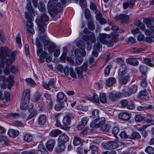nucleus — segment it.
Listing matches in <instances>:
<instances>
[{"label":"nucleus","mask_w":154,"mask_h":154,"mask_svg":"<svg viewBox=\"0 0 154 154\" xmlns=\"http://www.w3.org/2000/svg\"><path fill=\"white\" fill-rule=\"evenodd\" d=\"M38 27V35L40 40L43 42L44 48L45 50H48V52L52 53L56 49V45L51 42L44 34L45 31V27L46 24L43 22H40L39 19L36 21Z\"/></svg>","instance_id":"f257e3e1"},{"label":"nucleus","mask_w":154,"mask_h":154,"mask_svg":"<svg viewBox=\"0 0 154 154\" xmlns=\"http://www.w3.org/2000/svg\"><path fill=\"white\" fill-rule=\"evenodd\" d=\"M74 118V115L72 113L66 115L63 118L62 128L66 131H69L70 128V126Z\"/></svg>","instance_id":"f03ea898"},{"label":"nucleus","mask_w":154,"mask_h":154,"mask_svg":"<svg viewBox=\"0 0 154 154\" xmlns=\"http://www.w3.org/2000/svg\"><path fill=\"white\" fill-rule=\"evenodd\" d=\"M16 54V52L14 51L11 54V58H8L6 59L5 61L4 62V64L3 66H0L1 67H5V65H6L5 68L4 70V73L5 75H8L10 73L11 71L10 66L15 60Z\"/></svg>","instance_id":"7ed1b4c3"},{"label":"nucleus","mask_w":154,"mask_h":154,"mask_svg":"<svg viewBox=\"0 0 154 154\" xmlns=\"http://www.w3.org/2000/svg\"><path fill=\"white\" fill-rule=\"evenodd\" d=\"M0 66H3L4 64V60L7 57L11 56L13 52L11 53V51L8 47L5 46L2 47L0 49Z\"/></svg>","instance_id":"20e7f679"},{"label":"nucleus","mask_w":154,"mask_h":154,"mask_svg":"<svg viewBox=\"0 0 154 154\" xmlns=\"http://www.w3.org/2000/svg\"><path fill=\"white\" fill-rule=\"evenodd\" d=\"M36 43L38 48L37 54V55L39 56V61L41 63H43L45 61V59L47 55V53L46 51H43L42 48V45L37 38Z\"/></svg>","instance_id":"39448f33"},{"label":"nucleus","mask_w":154,"mask_h":154,"mask_svg":"<svg viewBox=\"0 0 154 154\" xmlns=\"http://www.w3.org/2000/svg\"><path fill=\"white\" fill-rule=\"evenodd\" d=\"M42 95L39 93H36L33 98V101L35 103L36 108L40 111L43 110L44 103Z\"/></svg>","instance_id":"423d86ee"},{"label":"nucleus","mask_w":154,"mask_h":154,"mask_svg":"<svg viewBox=\"0 0 154 154\" xmlns=\"http://www.w3.org/2000/svg\"><path fill=\"white\" fill-rule=\"evenodd\" d=\"M153 20V18H146L143 19V22L147 26L151 29V31L146 29L145 31V34L146 35H149L152 37L154 36V26L152 25V21Z\"/></svg>","instance_id":"0eeeda50"},{"label":"nucleus","mask_w":154,"mask_h":154,"mask_svg":"<svg viewBox=\"0 0 154 154\" xmlns=\"http://www.w3.org/2000/svg\"><path fill=\"white\" fill-rule=\"evenodd\" d=\"M83 40L87 42L86 44L87 45V49L88 51H90L92 45L89 42L90 41L92 43H94L96 41V38L94 33H92L89 35H84L83 37Z\"/></svg>","instance_id":"6e6552de"},{"label":"nucleus","mask_w":154,"mask_h":154,"mask_svg":"<svg viewBox=\"0 0 154 154\" xmlns=\"http://www.w3.org/2000/svg\"><path fill=\"white\" fill-rule=\"evenodd\" d=\"M25 15L26 19L28 20L27 23V31L30 33L34 34V31L33 29V24L32 22L33 19V17L32 15L29 14L27 12L25 13Z\"/></svg>","instance_id":"1a4fd4ad"},{"label":"nucleus","mask_w":154,"mask_h":154,"mask_svg":"<svg viewBox=\"0 0 154 154\" xmlns=\"http://www.w3.org/2000/svg\"><path fill=\"white\" fill-rule=\"evenodd\" d=\"M88 63L87 62L84 63L81 67H77L75 69V71L78 75V77L81 78L82 77L83 72H86L88 70Z\"/></svg>","instance_id":"9d476101"},{"label":"nucleus","mask_w":154,"mask_h":154,"mask_svg":"<svg viewBox=\"0 0 154 154\" xmlns=\"http://www.w3.org/2000/svg\"><path fill=\"white\" fill-rule=\"evenodd\" d=\"M42 85L45 89L50 90L51 88H56V82L54 78H51L50 79L48 83L43 82Z\"/></svg>","instance_id":"9b49d317"},{"label":"nucleus","mask_w":154,"mask_h":154,"mask_svg":"<svg viewBox=\"0 0 154 154\" xmlns=\"http://www.w3.org/2000/svg\"><path fill=\"white\" fill-rule=\"evenodd\" d=\"M129 18V16L124 14H122L115 17V20L119 21L122 23H126Z\"/></svg>","instance_id":"f8f14e48"},{"label":"nucleus","mask_w":154,"mask_h":154,"mask_svg":"<svg viewBox=\"0 0 154 154\" xmlns=\"http://www.w3.org/2000/svg\"><path fill=\"white\" fill-rule=\"evenodd\" d=\"M63 72L66 75H68L69 73L72 77L74 78H76V74L72 68L70 67L69 69L67 66H66L63 68Z\"/></svg>","instance_id":"ddd939ff"},{"label":"nucleus","mask_w":154,"mask_h":154,"mask_svg":"<svg viewBox=\"0 0 154 154\" xmlns=\"http://www.w3.org/2000/svg\"><path fill=\"white\" fill-rule=\"evenodd\" d=\"M118 146V143L116 142L108 141L104 144L103 147L105 149H110L116 148Z\"/></svg>","instance_id":"4468645a"},{"label":"nucleus","mask_w":154,"mask_h":154,"mask_svg":"<svg viewBox=\"0 0 154 154\" xmlns=\"http://www.w3.org/2000/svg\"><path fill=\"white\" fill-rule=\"evenodd\" d=\"M104 123L103 120L101 119H94L90 124V126L92 128H98L100 126L101 124Z\"/></svg>","instance_id":"2eb2a0df"},{"label":"nucleus","mask_w":154,"mask_h":154,"mask_svg":"<svg viewBox=\"0 0 154 154\" xmlns=\"http://www.w3.org/2000/svg\"><path fill=\"white\" fill-rule=\"evenodd\" d=\"M30 93V91L29 89L25 90L22 95L21 100L29 102Z\"/></svg>","instance_id":"dca6fc26"},{"label":"nucleus","mask_w":154,"mask_h":154,"mask_svg":"<svg viewBox=\"0 0 154 154\" xmlns=\"http://www.w3.org/2000/svg\"><path fill=\"white\" fill-rule=\"evenodd\" d=\"M110 35L105 33H100L99 35V38L100 41L103 44L107 42V39L110 38Z\"/></svg>","instance_id":"f3484780"},{"label":"nucleus","mask_w":154,"mask_h":154,"mask_svg":"<svg viewBox=\"0 0 154 154\" xmlns=\"http://www.w3.org/2000/svg\"><path fill=\"white\" fill-rule=\"evenodd\" d=\"M57 101L60 103H64L66 102L67 97L63 93L59 92L57 95Z\"/></svg>","instance_id":"a211bd4d"},{"label":"nucleus","mask_w":154,"mask_h":154,"mask_svg":"<svg viewBox=\"0 0 154 154\" xmlns=\"http://www.w3.org/2000/svg\"><path fill=\"white\" fill-rule=\"evenodd\" d=\"M44 97L46 99L48 106L50 109H51L53 104L52 100L51 95L49 94L45 93L44 94Z\"/></svg>","instance_id":"6ab92c4d"},{"label":"nucleus","mask_w":154,"mask_h":154,"mask_svg":"<svg viewBox=\"0 0 154 154\" xmlns=\"http://www.w3.org/2000/svg\"><path fill=\"white\" fill-rule=\"evenodd\" d=\"M131 115V113L128 114L126 112L120 113L119 114V117L121 120L126 121L129 120Z\"/></svg>","instance_id":"aec40b11"},{"label":"nucleus","mask_w":154,"mask_h":154,"mask_svg":"<svg viewBox=\"0 0 154 154\" xmlns=\"http://www.w3.org/2000/svg\"><path fill=\"white\" fill-rule=\"evenodd\" d=\"M126 62L127 63L134 66H137L139 64L138 60L133 58L130 57L127 59L126 60Z\"/></svg>","instance_id":"412c9836"},{"label":"nucleus","mask_w":154,"mask_h":154,"mask_svg":"<svg viewBox=\"0 0 154 154\" xmlns=\"http://www.w3.org/2000/svg\"><path fill=\"white\" fill-rule=\"evenodd\" d=\"M68 136L65 134H63L59 136L58 141V143L65 144V143L68 141Z\"/></svg>","instance_id":"4be33fe9"},{"label":"nucleus","mask_w":154,"mask_h":154,"mask_svg":"<svg viewBox=\"0 0 154 154\" xmlns=\"http://www.w3.org/2000/svg\"><path fill=\"white\" fill-rule=\"evenodd\" d=\"M55 143L54 140H50L47 143L46 147L47 149L50 152L52 151Z\"/></svg>","instance_id":"5701e85b"},{"label":"nucleus","mask_w":154,"mask_h":154,"mask_svg":"<svg viewBox=\"0 0 154 154\" xmlns=\"http://www.w3.org/2000/svg\"><path fill=\"white\" fill-rule=\"evenodd\" d=\"M140 59L142 60L143 63L149 66L152 67L154 66V65L152 63V62L151 58L149 57H143L142 60V58L140 57L139 58V59L140 60Z\"/></svg>","instance_id":"b1692460"},{"label":"nucleus","mask_w":154,"mask_h":154,"mask_svg":"<svg viewBox=\"0 0 154 154\" xmlns=\"http://www.w3.org/2000/svg\"><path fill=\"white\" fill-rule=\"evenodd\" d=\"M68 106V103L66 102H64V103H60L57 104L55 106L54 109L57 111H59L62 109Z\"/></svg>","instance_id":"393cba45"},{"label":"nucleus","mask_w":154,"mask_h":154,"mask_svg":"<svg viewBox=\"0 0 154 154\" xmlns=\"http://www.w3.org/2000/svg\"><path fill=\"white\" fill-rule=\"evenodd\" d=\"M135 0H130L127 1V2H124L123 4V6L124 9H126L128 7L131 8L133 6V4L135 2Z\"/></svg>","instance_id":"a878e982"},{"label":"nucleus","mask_w":154,"mask_h":154,"mask_svg":"<svg viewBox=\"0 0 154 154\" xmlns=\"http://www.w3.org/2000/svg\"><path fill=\"white\" fill-rule=\"evenodd\" d=\"M88 121V119L86 117L82 119L80 124L78 125L77 128L79 130H81L87 124Z\"/></svg>","instance_id":"bb28decb"},{"label":"nucleus","mask_w":154,"mask_h":154,"mask_svg":"<svg viewBox=\"0 0 154 154\" xmlns=\"http://www.w3.org/2000/svg\"><path fill=\"white\" fill-rule=\"evenodd\" d=\"M19 133V131L17 130L11 129L9 130L8 134L9 136L14 137L18 136Z\"/></svg>","instance_id":"cd10ccee"},{"label":"nucleus","mask_w":154,"mask_h":154,"mask_svg":"<svg viewBox=\"0 0 154 154\" xmlns=\"http://www.w3.org/2000/svg\"><path fill=\"white\" fill-rule=\"evenodd\" d=\"M14 77L13 75H10L8 78L6 79V81L8 83V87L11 88L14 84Z\"/></svg>","instance_id":"c85d7f7f"},{"label":"nucleus","mask_w":154,"mask_h":154,"mask_svg":"<svg viewBox=\"0 0 154 154\" xmlns=\"http://www.w3.org/2000/svg\"><path fill=\"white\" fill-rule=\"evenodd\" d=\"M46 116L44 115H42L39 116L38 118V124L39 125H43L46 123L47 120Z\"/></svg>","instance_id":"c756f323"},{"label":"nucleus","mask_w":154,"mask_h":154,"mask_svg":"<svg viewBox=\"0 0 154 154\" xmlns=\"http://www.w3.org/2000/svg\"><path fill=\"white\" fill-rule=\"evenodd\" d=\"M148 94V92L146 91V90H144L139 92L138 97L141 99L144 98L145 100H147L149 99Z\"/></svg>","instance_id":"7c9ffc66"},{"label":"nucleus","mask_w":154,"mask_h":154,"mask_svg":"<svg viewBox=\"0 0 154 154\" xmlns=\"http://www.w3.org/2000/svg\"><path fill=\"white\" fill-rule=\"evenodd\" d=\"M109 98L112 101H115L121 97H122V93H119L118 94L111 93L109 95Z\"/></svg>","instance_id":"2f4dec72"},{"label":"nucleus","mask_w":154,"mask_h":154,"mask_svg":"<svg viewBox=\"0 0 154 154\" xmlns=\"http://www.w3.org/2000/svg\"><path fill=\"white\" fill-rule=\"evenodd\" d=\"M129 77L128 75L119 76V79L120 83L122 84H126L128 82Z\"/></svg>","instance_id":"473e14b6"},{"label":"nucleus","mask_w":154,"mask_h":154,"mask_svg":"<svg viewBox=\"0 0 154 154\" xmlns=\"http://www.w3.org/2000/svg\"><path fill=\"white\" fill-rule=\"evenodd\" d=\"M65 149V144L58 142V146L55 148V151L57 152H60L63 151Z\"/></svg>","instance_id":"72a5a7b5"},{"label":"nucleus","mask_w":154,"mask_h":154,"mask_svg":"<svg viewBox=\"0 0 154 154\" xmlns=\"http://www.w3.org/2000/svg\"><path fill=\"white\" fill-rule=\"evenodd\" d=\"M62 133L61 131L57 129L53 130L50 133V136L53 137H56Z\"/></svg>","instance_id":"f704fd0d"},{"label":"nucleus","mask_w":154,"mask_h":154,"mask_svg":"<svg viewBox=\"0 0 154 154\" xmlns=\"http://www.w3.org/2000/svg\"><path fill=\"white\" fill-rule=\"evenodd\" d=\"M33 139V136L30 134L27 133L24 136L23 140L26 142H31Z\"/></svg>","instance_id":"c9c22d12"},{"label":"nucleus","mask_w":154,"mask_h":154,"mask_svg":"<svg viewBox=\"0 0 154 154\" xmlns=\"http://www.w3.org/2000/svg\"><path fill=\"white\" fill-rule=\"evenodd\" d=\"M29 111L30 114L27 118V120H30L34 117L37 114L36 111L33 109H29Z\"/></svg>","instance_id":"e433bc0d"},{"label":"nucleus","mask_w":154,"mask_h":154,"mask_svg":"<svg viewBox=\"0 0 154 154\" xmlns=\"http://www.w3.org/2000/svg\"><path fill=\"white\" fill-rule=\"evenodd\" d=\"M140 137L141 136L139 133L133 131L130 135L129 139H139L140 138Z\"/></svg>","instance_id":"4c0bfd02"},{"label":"nucleus","mask_w":154,"mask_h":154,"mask_svg":"<svg viewBox=\"0 0 154 154\" xmlns=\"http://www.w3.org/2000/svg\"><path fill=\"white\" fill-rule=\"evenodd\" d=\"M26 8L27 10L29 12V13L27 12L29 14L32 15V14L34 13V10L32 6L31 3L30 2H28L26 5ZM26 12L25 13H26Z\"/></svg>","instance_id":"58836bf2"},{"label":"nucleus","mask_w":154,"mask_h":154,"mask_svg":"<svg viewBox=\"0 0 154 154\" xmlns=\"http://www.w3.org/2000/svg\"><path fill=\"white\" fill-rule=\"evenodd\" d=\"M116 82L115 79L113 77L109 78L106 81V85L107 86H110L112 85Z\"/></svg>","instance_id":"ea45409f"},{"label":"nucleus","mask_w":154,"mask_h":154,"mask_svg":"<svg viewBox=\"0 0 154 154\" xmlns=\"http://www.w3.org/2000/svg\"><path fill=\"white\" fill-rule=\"evenodd\" d=\"M82 140L80 137L75 136L74 137L73 143L74 145L77 146L82 142Z\"/></svg>","instance_id":"a19ab883"},{"label":"nucleus","mask_w":154,"mask_h":154,"mask_svg":"<svg viewBox=\"0 0 154 154\" xmlns=\"http://www.w3.org/2000/svg\"><path fill=\"white\" fill-rule=\"evenodd\" d=\"M99 111L98 109H94L92 112V116H91L94 119H100L99 117Z\"/></svg>","instance_id":"79ce46f5"},{"label":"nucleus","mask_w":154,"mask_h":154,"mask_svg":"<svg viewBox=\"0 0 154 154\" xmlns=\"http://www.w3.org/2000/svg\"><path fill=\"white\" fill-rule=\"evenodd\" d=\"M29 102H26L25 101L21 100L20 107L22 110H26L27 109Z\"/></svg>","instance_id":"37998d69"},{"label":"nucleus","mask_w":154,"mask_h":154,"mask_svg":"<svg viewBox=\"0 0 154 154\" xmlns=\"http://www.w3.org/2000/svg\"><path fill=\"white\" fill-rule=\"evenodd\" d=\"M63 8L62 5L60 3H59L56 6L53 7V9L55 11L60 12L63 9Z\"/></svg>","instance_id":"c03bdc74"},{"label":"nucleus","mask_w":154,"mask_h":154,"mask_svg":"<svg viewBox=\"0 0 154 154\" xmlns=\"http://www.w3.org/2000/svg\"><path fill=\"white\" fill-rule=\"evenodd\" d=\"M112 65L110 64L107 66L104 70V75L105 76L108 75L109 74L110 69L112 67Z\"/></svg>","instance_id":"a18cd8bd"},{"label":"nucleus","mask_w":154,"mask_h":154,"mask_svg":"<svg viewBox=\"0 0 154 154\" xmlns=\"http://www.w3.org/2000/svg\"><path fill=\"white\" fill-rule=\"evenodd\" d=\"M16 42L18 47L20 48L22 47V43L20 34L18 33L16 38Z\"/></svg>","instance_id":"49530a36"},{"label":"nucleus","mask_w":154,"mask_h":154,"mask_svg":"<svg viewBox=\"0 0 154 154\" xmlns=\"http://www.w3.org/2000/svg\"><path fill=\"white\" fill-rule=\"evenodd\" d=\"M146 76L144 75L142 77V79L140 82V85L143 87H145L147 85L146 80Z\"/></svg>","instance_id":"de8ad7c7"},{"label":"nucleus","mask_w":154,"mask_h":154,"mask_svg":"<svg viewBox=\"0 0 154 154\" xmlns=\"http://www.w3.org/2000/svg\"><path fill=\"white\" fill-rule=\"evenodd\" d=\"M25 81L27 83V85H28L32 86L36 85V83L34 81L30 78L26 79Z\"/></svg>","instance_id":"09e8293b"},{"label":"nucleus","mask_w":154,"mask_h":154,"mask_svg":"<svg viewBox=\"0 0 154 154\" xmlns=\"http://www.w3.org/2000/svg\"><path fill=\"white\" fill-rule=\"evenodd\" d=\"M99 99L101 103H106V100L105 94H101L100 95Z\"/></svg>","instance_id":"8fccbe9b"},{"label":"nucleus","mask_w":154,"mask_h":154,"mask_svg":"<svg viewBox=\"0 0 154 154\" xmlns=\"http://www.w3.org/2000/svg\"><path fill=\"white\" fill-rule=\"evenodd\" d=\"M137 86L136 85H134L131 87L129 90V91L131 94H134L137 91Z\"/></svg>","instance_id":"3c124183"},{"label":"nucleus","mask_w":154,"mask_h":154,"mask_svg":"<svg viewBox=\"0 0 154 154\" xmlns=\"http://www.w3.org/2000/svg\"><path fill=\"white\" fill-rule=\"evenodd\" d=\"M7 116L9 117H12L14 119H17L19 117L20 114L17 113H9L8 114Z\"/></svg>","instance_id":"603ef678"},{"label":"nucleus","mask_w":154,"mask_h":154,"mask_svg":"<svg viewBox=\"0 0 154 154\" xmlns=\"http://www.w3.org/2000/svg\"><path fill=\"white\" fill-rule=\"evenodd\" d=\"M145 152L148 154H154V149L150 146H148L145 150Z\"/></svg>","instance_id":"864d4df0"},{"label":"nucleus","mask_w":154,"mask_h":154,"mask_svg":"<svg viewBox=\"0 0 154 154\" xmlns=\"http://www.w3.org/2000/svg\"><path fill=\"white\" fill-rule=\"evenodd\" d=\"M120 137L123 139L129 138L130 137V135H129L125 131H122L120 134Z\"/></svg>","instance_id":"5fc2aeb1"},{"label":"nucleus","mask_w":154,"mask_h":154,"mask_svg":"<svg viewBox=\"0 0 154 154\" xmlns=\"http://www.w3.org/2000/svg\"><path fill=\"white\" fill-rule=\"evenodd\" d=\"M102 46L99 42H97L94 44V50H96L99 51H100V49L102 48Z\"/></svg>","instance_id":"6e6d98bb"},{"label":"nucleus","mask_w":154,"mask_h":154,"mask_svg":"<svg viewBox=\"0 0 154 154\" xmlns=\"http://www.w3.org/2000/svg\"><path fill=\"white\" fill-rule=\"evenodd\" d=\"M38 8L39 10L41 11H44L45 10V5L42 2H39Z\"/></svg>","instance_id":"4d7b16f0"},{"label":"nucleus","mask_w":154,"mask_h":154,"mask_svg":"<svg viewBox=\"0 0 154 154\" xmlns=\"http://www.w3.org/2000/svg\"><path fill=\"white\" fill-rule=\"evenodd\" d=\"M4 99L6 101H9L10 99V95L9 93L6 91L4 92Z\"/></svg>","instance_id":"13d9d810"},{"label":"nucleus","mask_w":154,"mask_h":154,"mask_svg":"<svg viewBox=\"0 0 154 154\" xmlns=\"http://www.w3.org/2000/svg\"><path fill=\"white\" fill-rule=\"evenodd\" d=\"M37 151L34 150L25 151L23 152L21 154H37Z\"/></svg>","instance_id":"bf43d9fd"},{"label":"nucleus","mask_w":154,"mask_h":154,"mask_svg":"<svg viewBox=\"0 0 154 154\" xmlns=\"http://www.w3.org/2000/svg\"><path fill=\"white\" fill-rule=\"evenodd\" d=\"M88 29L91 30H93L95 28L94 23L92 21H90L88 22Z\"/></svg>","instance_id":"052dcab7"},{"label":"nucleus","mask_w":154,"mask_h":154,"mask_svg":"<svg viewBox=\"0 0 154 154\" xmlns=\"http://www.w3.org/2000/svg\"><path fill=\"white\" fill-rule=\"evenodd\" d=\"M139 66V69L140 72L143 74H145L147 70L146 68L142 65H140Z\"/></svg>","instance_id":"680f3d73"},{"label":"nucleus","mask_w":154,"mask_h":154,"mask_svg":"<svg viewBox=\"0 0 154 154\" xmlns=\"http://www.w3.org/2000/svg\"><path fill=\"white\" fill-rule=\"evenodd\" d=\"M41 19L44 22H47L49 20L48 16L45 14H43L41 17Z\"/></svg>","instance_id":"e2e57ef3"},{"label":"nucleus","mask_w":154,"mask_h":154,"mask_svg":"<svg viewBox=\"0 0 154 154\" xmlns=\"http://www.w3.org/2000/svg\"><path fill=\"white\" fill-rule=\"evenodd\" d=\"M83 58L81 56H78L76 58L75 62L77 65L81 64L82 62Z\"/></svg>","instance_id":"0e129e2a"},{"label":"nucleus","mask_w":154,"mask_h":154,"mask_svg":"<svg viewBox=\"0 0 154 154\" xmlns=\"http://www.w3.org/2000/svg\"><path fill=\"white\" fill-rule=\"evenodd\" d=\"M91 99L95 102L97 103L99 102L98 97L95 93L91 97Z\"/></svg>","instance_id":"69168bd1"},{"label":"nucleus","mask_w":154,"mask_h":154,"mask_svg":"<svg viewBox=\"0 0 154 154\" xmlns=\"http://www.w3.org/2000/svg\"><path fill=\"white\" fill-rule=\"evenodd\" d=\"M85 18L87 20L90 19L91 14L89 9H86L85 11Z\"/></svg>","instance_id":"338daca9"},{"label":"nucleus","mask_w":154,"mask_h":154,"mask_svg":"<svg viewBox=\"0 0 154 154\" xmlns=\"http://www.w3.org/2000/svg\"><path fill=\"white\" fill-rule=\"evenodd\" d=\"M119 131V127H115L113 128L112 131V133L115 135H116Z\"/></svg>","instance_id":"774afa93"}]
</instances>
